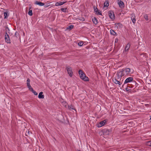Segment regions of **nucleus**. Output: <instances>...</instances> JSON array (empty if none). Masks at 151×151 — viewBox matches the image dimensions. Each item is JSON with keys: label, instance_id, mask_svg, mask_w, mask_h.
Returning a JSON list of instances; mask_svg holds the SVG:
<instances>
[{"label": "nucleus", "instance_id": "1", "mask_svg": "<svg viewBox=\"0 0 151 151\" xmlns=\"http://www.w3.org/2000/svg\"><path fill=\"white\" fill-rule=\"evenodd\" d=\"M133 72H132L131 69L129 68L123 69L122 71L117 73L118 76L121 77L123 76H126L129 74H132Z\"/></svg>", "mask_w": 151, "mask_h": 151}, {"label": "nucleus", "instance_id": "2", "mask_svg": "<svg viewBox=\"0 0 151 151\" xmlns=\"http://www.w3.org/2000/svg\"><path fill=\"white\" fill-rule=\"evenodd\" d=\"M78 72L80 77L81 79L85 81H88V78L86 76L85 74L84 73L82 70H79Z\"/></svg>", "mask_w": 151, "mask_h": 151}, {"label": "nucleus", "instance_id": "3", "mask_svg": "<svg viewBox=\"0 0 151 151\" xmlns=\"http://www.w3.org/2000/svg\"><path fill=\"white\" fill-rule=\"evenodd\" d=\"M107 121V119H105L101 122L99 123L98 124V127H100L104 126L106 123Z\"/></svg>", "mask_w": 151, "mask_h": 151}, {"label": "nucleus", "instance_id": "4", "mask_svg": "<svg viewBox=\"0 0 151 151\" xmlns=\"http://www.w3.org/2000/svg\"><path fill=\"white\" fill-rule=\"evenodd\" d=\"M111 133V131L109 130H106L104 133V137L105 138H107L108 137L109 135Z\"/></svg>", "mask_w": 151, "mask_h": 151}, {"label": "nucleus", "instance_id": "5", "mask_svg": "<svg viewBox=\"0 0 151 151\" xmlns=\"http://www.w3.org/2000/svg\"><path fill=\"white\" fill-rule=\"evenodd\" d=\"M66 70L69 76L71 77L73 74L71 68L69 66L67 67L66 68Z\"/></svg>", "mask_w": 151, "mask_h": 151}, {"label": "nucleus", "instance_id": "6", "mask_svg": "<svg viewBox=\"0 0 151 151\" xmlns=\"http://www.w3.org/2000/svg\"><path fill=\"white\" fill-rule=\"evenodd\" d=\"M130 45L129 43H128L126 46L124 50L123 51V53L125 54H127V52L128 51L130 47Z\"/></svg>", "mask_w": 151, "mask_h": 151}, {"label": "nucleus", "instance_id": "7", "mask_svg": "<svg viewBox=\"0 0 151 151\" xmlns=\"http://www.w3.org/2000/svg\"><path fill=\"white\" fill-rule=\"evenodd\" d=\"M133 80V78L132 77H130L127 78L124 81V84L132 82Z\"/></svg>", "mask_w": 151, "mask_h": 151}, {"label": "nucleus", "instance_id": "8", "mask_svg": "<svg viewBox=\"0 0 151 151\" xmlns=\"http://www.w3.org/2000/svg\"><path fill=\"white\" fill-rule=\"evenodd\" d=\"M117 3L119 7L121 8H122L124 7V3L121 0H118Z\"/></svg>", "mask_w": 151, "mask_h": 151}, {"label": "nucleus", "instance_id": "9", "mask_svg": "<svg viewBox=\"0 0 151 151\" xmlns=\"http://www.w3.org/2000/svg\"><path fill=\"white\" fill-rule=\"evenodd\" d=\"M109 16L110 19L113 20L115 19V16L114 13L112 12H110L109 13Z\"/></svg>", "mask_w": 151, "mask_h": 151}, {"label": "nucleus", "instance_id": "10", "mask_svg": "<svg viewBox=\"0 0 151 151\" xmlns=\"http://www.w3.org/2000/svg\"><path fill=\"white\" fill-rule=\"evenodd\" d=\"M94 10L97 15H101L102 13L101 11H99L96 8H94Z\"/></svg>", "mask_w": 151, "mask_h": 151}, {"label": "nucleus", "instance_id": "11", "mask_svg": "<svg viewBox=\"0 0 151 151\" xmlns=\"http://www.w3.org/2000/svg\"><path fill=\"white\" fill-rule=\"evenodd\" d=\"M5 40L6 42L7 43H10V40L9 38V36L7 33H6V34L5 35Z\"/></svg>", "mask_w": 151, "mask_h": 151}, {"label": "nucleus", "instance_id": "12", "mask_svg": "<svg viewBox=\"0 0 151 151\" xmlns=\"http://www.w3.org/2000/svg\"><path fill=\"white\" fill-rule=\"evenodd\" d=\"M112 81L115 84H118L119 86L121 85L122 84L119 81H117L115 78L112 79Z\"/></svg>", "mask_w": 151, "mask_h": 151}, {"label": "nucleus", "instance_id": "13", "mask_svg": "<svg viewBox=\"0 0 151 151\" xmlns=\"http://www.w3.org/2000/svg\"><path fill=\"white\" fill-rule=\"evenodd\" d=\"M131 20L132 22L134 24L136 22V19H135V16L134 14H132V16L131 17Z\"/></svg>", "mask_w": 151, "mask_h": 151}, {"label": "nucleus", "instance_id": "14", "mask_svg": "<svg viewBox=\"0 0 151 151\" xmlns=\"http://www.w3.org/2000/svg\"><path fill=\"white\" fill-rule=\"evenodd\" d=\"M66 2H57L55 3V6H61L63 5Z\"/></svg>", "mask_w": 151, "mask_h": 151}, {"label": "nucleus", "instance_id": "15", "mask_svg": "<svg viewBox=\"0 0 151 151\" xmlns=\"http://www.w3.org/2000/svg\"><path fill=\"white\" fill-rule=\"evenodd\" d=\"M92 21L93 23L96 25L97 24L98 22L96 18L95 17H93L92 19Z\"/></svg>", "mask_w": 151, "mask_h": 151}, {"label": "nucleus", "instance_id": "16", "mask_svg": "<svg viewBox=\"0 0 151 151\" xmlns=\"http://www.w3.org/2000/svg\"><path fill=\"white\" fill-rule=\"evenodd\" d=\"M43 94V92H40L38 95V98L39 99H43L44 97V96Z\"/></svg>", "mask_w": 151, "mask_h": 151}, {"label": "nucleus", "instance_id": "17", "mask_svg": "<svg viewBox=\"0 0 151 151\" xmlns=\"http://www.w3.org/2000/svg\"><path fill=\"white\" fill-rule=\"evenodd\" d=\"M35 4H36L39 5L40 6H43L44 5V3L38 1H36L35 2Z\"/></svg>", "mask_w": 151, "mask_h": 151}, {"label": "nucleus", "instance_id": "18", "mask_svg": "<svg viewBox=\"0 0 151 151\" xmlns=\"http://www.w3.org/2000/svg\"><path fill=\"white\" fill-rule=\"evenodd\" d=\"M110 33L111 35L114 36H116L117 34L116 33L113 29H111L110 30Z\"/></svg>", "mask_w": 151, "mask_h": 151}, {"label": "nucleus", "instance_id": "19", "mask_svg": "<svg viewBox=\"0 0 151 151\" xmlns=\"http://www.w3.org/2000/svg\"><path fill=\"white\" fill-rule=\"evenodd\" d=\"M109 5V1H106L104 3V7H108Z\"/></svg>", "mask_w": 151, "mask_h": 151}, {"label": "nucleus", "instance_id": "20", "mask_svg": "<svg viewBox=\"0 0 151 151\" xmlns=\"http://www.w3.org/2000/svg\"><path fill=\"white\" fill-rule=\"evenodd\" d=\"M9 16V14L8 13V12H4V18L6 19Z\"/></svg>", "mask_w": 151, "mask_h": 151}, {"label": "nucleus", "instance_id": "21", "mask_svg": "<svg viewBox=\"0 0 151 151\" xmlns=\"http://www.w3.org/2000/svg\"><path fill=\"white\" fill-rule=\"evenodd\" d=\"M83 44V42L82 41H80L78 43V45L80 46H82Z\"/></svg>", "mask_w": 151, "mask_h": 151}, {"label": "nucleus", "instance_id": "22", "mask_svg": "<svg viewBox=\"0 0 151 151\" xmlns=\"http://www.w3.org/2000/svg\"><path fill=\"white\" fill-rule=\"evenodd\" d=\"M68 108L69 109L71 110V109H73V110H75V109L74 108L72 105H68Z\"/></svg>", "mask_w": 151, "mask_h": 151}, {"label": "nucleus", "instance_id": "23", "mask_svg": "<svg viewBox=\"0 0 151 151\" xmlns=\"http://www.w3.org/2000/svg\"><path fill=\"white\" fill-rule=\"evenodd\" d=\"M28 14L30 16H32V10H29L28 12Z\"/></svg>", "mask_w": 151, "mask_h": 151}, {"label": "nucleus", "instance_id": "24", "mask_svg": "<svg viewBox=\"0 0 151 151\" xmlns=\"http://www.w3.org/2000/svg\"><path fill=\"white\" fill-rule=\"evenodd\" d=\"M61 10L63 12H67V9L66 8H62Z\"/></svg>", "mask_w": 151, "mask_h": 151}, {"label": "nucleus", "instance_id": "25", "mask_svg": "<svg viewBox=\"0 0 151 151\" xmlns=\"http://www.w3.org/2000/svg\"><path fill=\"white\" fill-rule=\"evenodd\" d=\"M78 19L81 20V21H85V19L83 17H79V18H78Z\"/></svg>", "mask_w": 151, "mask_h": 151}, {"label": "nucleus", "instance_id": "26", "mask_svg": "<svg viewBox=\"0 0 151 151\" xmlns=\"http://www.w3.org/2000/svg\"><path fill=\"white\" fill-rule=\"evenodd\" d=\"M73 27V25H70L68 27V29H69L70 30H71L72 29Z\"/></svg>", "mask_w": 151, "mask_h": 151}, {"label": "nucleus", "instance_id": "27", "mask_svg": "<svg viewBox=\"0 0 151 151\" xmlns=\"http://www.w3.org/2000/svg\"><path fill=\"white\" fill-rule=\"evenodd\" d=\"M27 86V87L28 88H29V89L31 91H32V90H33V88L31 87V86L30 85H29V86Z\"/></svg>", "mask_w": 151, "mask_h": 151}, {"label": "nucleus", "instance_id": "28", "mask_svg": "<svg viewBox=\"0 0 151 151\" xmlns=\"http://www.w3.org/2000/svg\"><path fill=\"white\" fill-rule=\"evenodd\" d=\"M147 145L151 147V141L147 142Z\"/></svg>", "mask_w": 151, "mask_h": 151}, {"label": "nucleus", "instance_id": "29", "mask_svg": "<svg viewBox=\"0 0 151 151\" xmlns=\"http://www.w3.org/2000/svg\"><path fill=\"white\" fill-rule=\"evenodd\" d=\"M30 80L29 79H28L27 80V86L30 85Z\"/></svg>", "mask_w": 151, "mask_h": 151}, {"label": "nucleus", "instance_id": "30", "mask_svg": "<svg viewBox=\"0 0 151 151\" xmlns=\"http://www.w3.org/2000/svg\"><path fill=\"white\" fill-rule=\"evenodd\" d=\"M144 18L146 20H148V16L146 14V15H145L144 16Z\"/></svg>", "mask_w": 151, "mask_h": 151}, {"label": "nucleus", "instance_id": "31", "mask_svg": "<svg viewBox=\"0 0 151 151\" xmlns=\"http://www.w3.org/2000/svg\"><path fill=\"white\" fill-rule=\"evenodd\" d=\"M32 91L34 93L35 95H37V93L33 89Z\"/></svg>", "mask_w": 151, "mask_h": 151}, {"label": "nucleus", "instance_id": "32", "mask_svg": "<svg viewBox=\"0 0 151 151\" xmlns=\"http://www.w3.org/2000/svg\"><path fill=\"white\" fill-rule=\"evenodd\" d=\"M129 89H129V88H126V90L127 91H129Z\"/></svg>", "mask_w": 151, "mask_h": 151}, {"label": "nucleus", "instance_id": "33", "mask_svg": "<svg viewBox=\"0 0 151 151\" xmlns=\"http://www.w3.org/2000/svg\"><path fill=\"white\" fill-rule=\"evenodd\" d=\"M78 151H81L80 150H78Z\"/></svg>", "mask_w": 151, "mask_h": 151}]
</instances>
